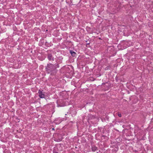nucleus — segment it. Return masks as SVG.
Listing matches in <instances>:
<instances>
[{
	"label": "nucleus",
	"instance_id": "nucleus-1",
	"mask_svg": "<svg viewBox=\"0 0 153 153\" xmlns=\"http://www.w3.org/2000/svg\"><path fill=\"white\" fill-rule=\"evenodd\" d=\"M59 68L58 63H56L52 64L51 63L47 64L45 67V71L47 73L51 76H54L57 73L58 71L57 68Z\"/></svg>",
	"mask_w": 153,
	"mask_h": 153
},
{
	"label": "nucleus",
	"instance_id": "nucleus-4",
	"mask_svg": "<svg viewBox=\"0 0 153 153\" xmlns=\"http://www.w3.org/2000/svg\"><path fill=\"white\" fill-rule=\"evenodd\" d=\"M70 53L73 57H75L77 55L76 53L72 50H70Z\"/></svg>",
	"mask_w": 153,
	"mask_h": 153
},
{
	"label": "nucleus",
	"instance_id": "nucleus-13",
	"mask_svg": "<svg viewBox=\"0 0 153 153\" xmlns=\"http://www.w3.org/2000/svg\"><path fill=\"white\" fill-rule=\"evenodd\" d=\"M10 153H11L10 152Z\"/></svg>",
	"mask_w": 153,
	"mask_h": 153
},
{
	"label": "nucleus",
	"instance_id": "nucleus-9",
	"mask_svg": "<svg viewBox=\"0 0 153 153\" xmlns=\"http://www.w3.org/2000/svg\"><path fill=\"white\" fill-rule=\"evenodd\" d=\"M52 130H55V129L54 128H52Z\"/></svg>",
	"mask_w": 153,
	"mask_h": 153
},
{
	"label": "nucleus",
	"instance_id": "nucleus-2",
	"mask_svg": "<svg viewBox=\"0 0 153 153\" xmlns=\"http://www.w3.org/2000/svg\"><path fill=\"white\" fill-rule=\"evenodd\" d=\"M47 57L49 61H53L54 60V58L51 53H48L47 55Z\"/></svg>",
	"mask_w": 153,
	"mask_h": 153
},
{
	"label": "nucleus",
	"instance_id": "nucleus-12",
	"mask_svg": "<svg viewBox=\"0 0 153 153\" xmlns=\"http://www.w3.org/2000/svg\"><path fill=\"white\" fill-rule=\"evenodd\" d=\"M86 42H87V41H86Z\"/></svg>",
	"mask_w": 153,
	"mask_h": 153
},
{
	"label": "nucleus",
	"instance_id": "nucleus-6",
	"mask_svg": "<svg viewBox=\"0 0 153 153\" xmlns=\"http://www.w3.org/2000/svg\"><path fill=\"white\" fill-rule=\"evenodd\" d=\"M118 116L119 117H121V114H120V113H118Z\"/></svg>",
	"mask_w": 153,
	"mask_h": 153
},
{
	"label": "nucleus",
	"instance_id": "nucleus-11",
	"mask_svg": "<svg viewBox=\"0 0 153 153\" xmlns=\"http://www.w3.org/2000/svg\"><path fill=\"white\" fill-rule=\"evenodd\" d=\"M54 153H58L57 152H55Z\"/></svg>",
	"mask_w": 153,
	"mask_h": 153
},
{
	"label": "nucleus",
	"instance_id": "nucleus-3",
	"mask_svg": "<svg viewBox=\"0 0 153 153\" xmlns=\"http://www.w3.org/2000/svg\"><path fill=\"white\" fill-rule=\"evenodd\" d=\"M38 93L39 94V96L40 98H43L45 97V94L44 92H42V91H41L39 90L38 91Z\"/></svg>",
	"mask_w": 153,
	"mask_h": 153
},
{
	"label": "nucleus",
	"instance_id": "nucleus-10",
	"mask_svg": "<svg viewBox=\"0 0 153 153\" xmlns=\"http://www.w3.org/2000/svg\"><path fill=\"white\" fill-rule=\"evenodd\" d=\"M89 44H90V43H87V45H89Z\"/></svg>",
	"mask_w": 153,
	"mask_h": 153
},
{
	"label": "nucleus",
	"instance_id": "nucleus-8",
	"mask_svg": "<svg viewBox=\"0 0 153 153\" xmlns=\"http://www.w3.org/2000/svg\"><path fill=\"white\" fill-rule=\"evenodd\" d=\"M47 43H47V42H45V45H47Z\"/></svg>",
	"mask_w": 153,
	"mask_h": 153
},
{
	"label": "nucleus",
	"instance_id": "nucleus-5",
	"mask_svg": "<svg viewBox=\"0 0 153 153\" xmlns=\"http://www.w3.org/2000/svg\"><path fill=\"white\" fill-rule=\"evenodd\" d=\"M92 151L93 152H95L97 149V148L95 146L93 145L91 146Z\"/></svg>",
	"mask_w": 153,
	"mask_h": 153
},
{
	"label": "nucleus",
	"instance_id": "nucleus-7",
	"mask_svg": "<svg viewBox=\"0 0 153 153\" xmlns=\"http://www.w3.org/2000/svg\"><path fill=\"white\" fill-rule=\"evenodd\" d=\"M61 140L60 139H59L58 140H56L57 141V142H59V141H60Z\"/></svg>",
	"mask_w": 153,
	"mask_h": 153
}]
</instances>
